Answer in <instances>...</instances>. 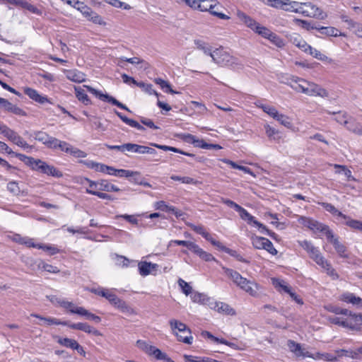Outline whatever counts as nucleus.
Returning <instances> with one entry per match:
<instances>
[{"label":"nucleus","instance_id":"1","mask_svg":"<svg viewBox=\"0 0 362 362\" xmlns=\"http://www.w3.org/2000/svg\"><path fill=\"white\" fill-rule=\"evenodd\" d=\"M84 88H86L89 93L93 94L96 98H99L100 100L116 105L117 107L122 110L131 112L130 110L125 105L120 103L112 96L107 93L104 94L90 86L84 85L83 88L80 86H75L74 90L76 97L79 101L83 103L84 105H88L91 104V100H90L88 95L86 93Z\"/></svg>","mask_w":362,"mask_h":362},{"label":"nucleus","instance_id":"2","mask_svg":"<svg viewBox=\"0 0 362 362\" xmlns=\"http://www.w3.org/2000/svg\"><path fill=\"white\" fill-rule=\"evenodd\" d=\"M289 80L290 86L296 91L311 96L318 95L322 98L328 96V93L325 88L314 83H310L303 78L293 76Z\"/></svg>","mask_w":362,"mask_h":362},{"label":"nucleus","instance_id":"3","mask_svg":"<svg viewBox=\"0 0 362 362\" xmlns=\"http://www.w3.org/2000/svg\"><path fill=\"white\" fill-rule=\"evenodd\" d=\"M223 269L225 274L230 278L233 283L240 288L245 291L252 297L259 296V290L261 287L257 283L247 279L242 276L240 273L232 269L223 267Z\"/></svg>","mask_w":362,"mask_h":362},{"label":"nucleus","instance_id":"4","mask_svg":"<svg viewBox=\"0 0 362 362\" xmlns=\"http://www.w3.org/2000/svg\"><path fill=\"white\" fill-rule=\"evenodd\" d=\"M169 323L178 341L187 344H192L193 337L192 336L191 329L185 324L175 319L170 320Z\"/></svg>","mask_w":362,"mask_h":362},{"label":"nucleus","instance_id":"5","mask_svg":"<svg viewBox=\"0 0 362 362\" xmlns=\"http://www.w3.org/2000/svg\"><path fill=\"white\" fill-rule=\"evenodd\" d=\"M300 14L304 16L324 20L327 17V13L312 2H301Z\"/></svg>","mask_w":362,"mask_h":362},{"label":"nucleus","instance_id":"6","mask_svg":"<svg viewBox=\"0 0 362 362\" xmlns=\"http://www.w3.org/2000/svg\"><path fill=\"white\" fill-rule=\"evenodd\" d=\"M197 9L200 11H209L211 15L216 16L221 19L229 20L230 16L215 10L217 7L218 2L216 0H197Z\"/></svg>","mask_w":362,"mask_h":362},{"label":"nucleus","instance_id":"7","mask_svg":"<svg viewBox=\"0 0 362 362\" xmlns=\"http://www.w3.org/2000/svg\"><path fill=\"white\" fill-rule=\"evenodd\" d=\"M237 212L239 213L240 218L243 220L246 221L248 224H253L254 226H257L259 229H261V233H266L271 238L276 239L277 235L274 232H272V230H269L264 225L257 221L255 218L250 214H249L247 211L245 210L244 208L241 206Z\"/></svg>","mask_w":362,"mask_h":362},{"label":"nucleus","instance_id":"8","mask_svg":"<svg viewBox=\"0 0 362 362\" xmlns=\"http://www.w3.org/2000/svg\"><path fill=\"white\" fill-rule=\"evenodd\" d=\"M299 245L302 247L309 255L311 258L317 264H325V258L323 257L319 249L315 247L313 243L308 240L298 241Z\"/></svg>","mask_w":362,"mask_h":362},{"label":"nucleus","instance_id":"9","mask_svg":"<svg viewBox=\"0 0 362 362\" xmlns=\"http://www.w3.org/2000/svg\"><path fill=\"white\" fill-rule=\"evenodd\" d=\"M212 60L220 66H230L235 63V59L223 49H216L211 54Z\"/></svg>","mask_w":362,"mask_h":362},{"label":"nucleus","instance_id":"10","mask_svg":"<svg viewBox=\"0 0 362 362\" xmlns=\"http://www.w3.org/2000/svg\"><path fill=\"white\" fill-rule=\"evenodd\" d=\"M187 225L197 234L201 235L206 240L210 242L214 246H219V241L214 240L211 235L205 230L202 225H194L192 223H188Z\"/></svg>","mask_w":362,"mask_h":362},{"label":"nucleus","instance_id":"11","mask_svg":"<svg viewBox=\"0 0 362 362\" xmlns=\"http://www.w3.org/2000/svg\"><path fill=\"white\" fill-rule=\"evenodd\" d=\"M66 326L69 327L71 329H78L83 331L88 334H92L94 336H101L102 334L98 331V329H95L94 327L90 326L87 323L83 322H78V323H71L68 321V325H66Z\"/></svg>","mask_w":362,"mask_h":362},{"label":"nucleus","instance_id":"12","mask_svg":"<svg viewBox=\"0 0 362 362\" xmlns=\"http://www.w3.org/2000/svg\"><path fill=\"white\" fill-rule=\"evenodd\" d=\"M279 6L277 8H281L286 11L300 13L301 2L291 0H280Z\"/></svg>","mask_w":362,"mask_h":362},{"label":"nucleus","instance_id":"13","mask_svg":"<svg viewBox=\"0 0 362 362\" xmlns=\"http://www.w3.org/2000/svg\"><path fill=\"white\" fill-rule=\"evenodd\" d=\"M346 129L350 132L358 136H362V124L357 122L353 117H349L346 122H345Z\"/></svg>","mask_w":362,"mask_h":362},{"label":"nucleus","instance_id":"14","mask_svg":"<svg viewBox=\"0 0 362 362\" xmlns=\"http://www.w3.org/2000/svg\"><path fill=\"white\" fill-rule=\"evenodd\" d=\"M24 93L27 95L30 99L40 104H44L45 103H52L47 96L40 95L39 93L33 88L28 87L25 88Z\"/></svg>","mask_w":362,"mask_h":362},{"label":"nucleus","instance_id":"15","mask_svg":"<svg viewBox=\"0 0 362 362\" xmlns=\"http://www.w3.org/2000/svg\"><path fill=\"white\" fill-rule=\"evenodd\" d=\"M150 145L152 146H154V147H156L157 148L163 150V151H173L174 153H180V154H182V155H185V156H189V157H192V158H195L196 160H197L198 162H202L203 161L202 158H201V157H197H197H195L194 154L185 152V151H182L181 149L177 148L175 147L165 146V145H161V144H156V143H151Z\"/></svg>","mask_w":362,"mask_h":362},{"label":"nucleus","instance_id":"16","mask_svg":"<svg viewBox=\"0 0 362 362\" xmlns=\"http://www.w3.org/2000/svg\"><path fill=\"white\" fill-rule=\"evenodd\" d=\"M300 354L303 355V357H309L314 359H323L325 361L331 362L337 361L338 358L337 354L333 355L329 353L321 354L317 352L315 354H313L310 352H302Z\"/></svg>","mask_w":362,"mask_h":362},{"label":"nucleus","instance_id":"17","mask_svg":"<svg viewBox=\"0 0 362 362\" xmlns=\"http://www.w3.org/2000/svg\"><path fill=\"white\" fill-rule=\"evenodd\" d=\"M236 15H237L238 19L243 23H244L247 27H248L249 28H250L253 31H255V30L256 29V28L259 25V23L255 20H254L250 16H249L245 13H244V12H243L241 11L238 10L237 11V13H236Z\"/></svg>","mask_w":362,"mask_h":362},{"label":"nucleus","instance_id":"18","mask_svg":"<svg viewBox=\"0 0 362 362\" xmlns=\"http://www.w3.org/2000/svg\"><path fill=\"white\" fill-rule=\"evenodd\" d=\"M327 240L333 245L335 250L340 257L344 258L348 257L346 247L339 241L338 238L334 236L333 232L332 233V238H327Z\"/></svg>","mask_w":362,"mask_h":362},{"label":"nucleus","instance_id":"19","mask_svg":"<svg viewBox=\"0 0 362 362\" xmlns=\"http://www.w3.org/2000/svg\"><path fill=\"white\" fill-rule=\"evenodd\" d=\"M138 268L140 275L146 276L150 274L151 271H156L158 268V265L157 264L144 261L139 263Z\"/></svg>","mask_w":362,"mask_h":362},{"label":"nucleus","instance_id":"20","mask_svg":"<svg viewBox=\"0 0 362 362\" xmlns=\"http://www.w3.org/2000/svg\"><path fill=\"white\" fill-rule=\"evenodd\" d=\"M314 232H321L323 233L327 238H332V230L329 229V227L327 225H325L322 223L318 222L317 221L314 220L310 228H309Z\"/></svg>","mask_w":362,"mask_h":362},{"label":"nucleus","instance_id":"21","mask_svg":"<svg viewBox=\"0 0 362 362\" xmlns=\"http://www.w3.org/2000/svg\"><path fill=\"white\" fill-rule=\"evenodd\" d=\"M40 172L41 173L58 178L63 176V173L59 170L56 168L54 165L47 164L46 162H45L42 165V168Z\"/></svg>","mask_w":362,"mask_h":362},{"label":"nucleus","instance_id":"22","mask_svg":"<svg viewBox=\"0 0 362 362\" xmlns=\"http://www.w3.org/2000/svg\"><path fill=\"white\" fill-rule=\"evenodd\" d=\"M66 78L76 83H82L86 81V75L76 69L66 71Z\"/></svg>","mask_w":362,"mask_h":362},{"label":"nucleus","instance_id":"23","mask_svg":"<svg viewBox=\"0 0 362 362\" xmlns=\"http://www.w3.org/2000/svg\"><path fill=\"white\" fill-rule=\"evenodd\" d=\"M115 308L119 309L121 312L128 314H134L135 312L132 308L127 305V303L122 299L116 297L115 300L112 303Z\"/></svg>","mask_w":362,"mask_h":362},{"label":"nucleus","instance_id":"24","mask_svg":"<svg viewBox=\"0 0 362 362\" xmlns=\"http://www.w3.org/2000/svg\"><path fill=\"white\" fill-rule=\"evenodd\" d=\"M213 308L220 313L228 315H235L236 314L235 310L233 308L227 303L223 302H215Z\"/></svg>","mask_w":362,"mask_h":362},{"label":"nucleus","instance_id":"25","mask_svg":"<svg viewBox=\"0 0 362 362\" xmlns=\"http://www.w3.org/2000/svg\"><path fill=\"white\" fill-rule=\"evenodd\" d=\"M317 30L322 35H326V36H332V37H337V36H344L345 35L341 32H339L336 28L334 27H324V26H317Z\"/></svg>","mask_w":362,"mask_h":362},{"label":"nucleus","instance_id":"26","mask_svg":"<svg viewBox=\"0 0 362 362\" xmlns=\"http://www.w3.org/2000/svg\"><path fill=\"white\" fill-rule=\"evenodd\" d=\"M4 136L6 137L9 141L15 144L16 145L20 146L23 143V139L15 131L10 129L9 127L7 129L6 132H4Z\"/></svg>","mask_w":362,"mask_h":362},{"label":"nucleus","instance_id":"27","mask_svg":"<svg viewBox=\"0 0 362 362\" xmlns=\"http://www.w3.org/2000/svg\"><path fill=\"white\" fill-rule=\"evenodd\" d=\"M115 115L125 124H128L129 126L136 128L138 130L144 131L145 130V128L141 125L136 120H134L132 119H129L127 117L123 115L121 112L115 110Z\"/></svg>","mask_w":362,"mask_h":362},{"label":"nucleus","instance_id":"28","mask_svg":"<svg viewBox=\"0 0 362 362\" xmlns=\"http://www.w3.org/2000/svg\"><path fill=\"white\" fill-rule=\"evenodd\" d=\"M74 313L84 316L87 320H93L96 323H99L101 321V317L95 315L93 313H90L85 308H76L74 310H71Z\"/></svg>","mask_w":362,"mask_h":362},{"label":"nucleus","instance_id":"29","mask_svg":"<svg viewBox=\"0 0 362 362\" xmlns=\"http://www.w3.org/2000/svg\"><path fill=\"white\" fill-rule=\"evenodd\" d=\"M30 316L42 320L47 325H56L66 326V325H68V321H61L59 319L54 317H45L35 313H32Z\"/></svg>","mask_w":362,"mask_h":362},{"label":"nucleus","instance_id":"30","mask_svg":"<svg viewBox=\"0 0 362 362\" xmlns=\"http://www.w3.org/2000/svg\"><path fill=\"white\" fill-rule=\"evenodd\" d=\"M221 251L225 252L226 253L230 255L232 257H235L238 261L244 263H249V261L243 258L240 254H238L235 250H231L226 246H224L221 242H219V246H216Z\"/></svg>","mask_w":362,"mask_h":362},{"label":"nucleus","instance_id":"31","mask_svg":"<svg viewBox=\"0 0 362 362\" xmlns=\"http://www.w3.org/2000/svg\"><path fill=\"white\" fill-rule=\"evenodd\" d=\"M291 41L293 45L301 49L305 52H308V49H311V46L309 45L300 35L292 37Z\"/></svg>","mask_w":362,"mask_h":362},{"label":"nucleus","instance_id":"32","mask_svg":"<svg viewBox=\"0 0 362 362\" xmlns=\"http://www.w3.org/2000/svg\"><path fill=\"white\" fill-rule=\"evenodd\" d=\"M98 189L105 192H119L120 189L117 186L111 184L107 180H99Z\"/></svg>","mask_w":362,"mask_h":362},{"label":"nucleus","instance_id":"33","mask_svg":"<svg viewBox=\"0 0 362 362\" xmlns=\"http://www.w3.org/2000/svg\"><path fill=\"white\" fill-rule=\"evenodd\" d=\"M193 252L206 262L216 261V258L211 254L203 250L198 245Z\"/></svg>","mask_w":362,"mask_h":362},{"label":"nucleus","instance_id":"34","mask_svg":"<svg viewBox=\"0 0 362 362\" xmlns=\"http://www.w3.org/2000/svg\"><path fill=\"white\" fill-rule=\"evenodd\" d=\"M94 293L105 298L111 304L115 300L117 296L107 289H94L92 291Z\"/></svg>","mask_w":362,"mask_h":362},{"label":"nucleus","instance_id":"35","mask_svg":"<svg viewBox=\"0 0 362 362\" xmlns=\"http://www.w3.org/2000/svg\"><path fill=\"white\" fill-rule=\"evenodd\" d=\"M327 114L332 115H337L334 117V120L339 123L340 124H343L345 126V122L347 121L349 116L348 114L346 112H341V111H336V112H331V111H327Z\"/></svg>","mask_w":362,"mask_h":362},{"label":"nucleus","instance_id":"36","mask_svg":"<svg viewBox=\"0 0 362 362\" xmlns=\"http://www.w3.org/2000/svg\"><path fill=\"white\" fill-rule=\"evenodd\" d=\"M34 139L39 142H41L45 146H47L48 141L49 140L51 136L45 132L42 131H35L33 133Z\"/></svg>","mask_w":362,"mask_h":362},{"label":"nucleus","instance_id":"37","mask_svg":"<svg viewBox=\"0 0 362 362\" xmlns=\"http://www.w3.org/2000/svg\"><path fill=\"white\" fill-rule=\"evenodd\" d=\"M272 283L274 287L279 291H283L286 293H288L291 290V287L286 284L283 280L279 279H272Z\"/></svg>","mask_w":362,"mask_h":362},{"label":"nucleus","instance_id":"38","mask_svg":"<svg viewBox=\"0 0 362 362\" xmlns=\"http://www.w3.org/2000/svg\"><path fill=\"white\" fill-rule=\"evenodd\" d=\"M323 207L325 209L326 211H329L333 215L337 216L339 217H341L344 219L348 218V216L342 214L341 211H339L338 209L335 208L334 205L329 203H322Z\"/></svg>","mask_w":362,"mask_h":362},{"label":"nucleus","instance_id":"39","mask_svg":"<svg viewBox=\"0 0 362 362\" xmlns=\"http://www.w3.org/2000/svg\"><path fill=\"white\" fill-rule=\"evenodd\" d=\"M358 297L356 296L353 293L346 292L341 295L340 300L347 303H351L354 305H356L358 302Z\"/></svg>","mask_w":362,"mask_h":362},{"label":"nucleus","instance_id":"40","mask_svg":"<svg viewBox=\"0 0 362 362\" xmlns=\"http://www.w3.org/2000/svg\"><path fill=\"white\" fill-rule=\"evenodd\" d=\"M264 129L266 132V134L269 139L279 141L281 139L279 131L272 127L269 124L264 125Z\"/></svg>","mask_w":362,"mask_h":362},{"label":"nucleus","instance_id":"41","mask_svg":"<svg viewBox=\"0 0 362 362\" xmlns=\"http://www.w3.org/2000/svg\"><path fill=\"white\" fill-rule=\"evenodd\" d=\"M288 346L290 349L291 351L295 353L297 356L303 357V355H301L300 354L302 352H305V351L301 349V346L300 344H298L293 340H288ZM306 352L308 351H306Z\"/></svg>","mask_w":362,"mask_h":362},{"label":"nucleus","instance_id":"42","mask_svg":"<svg viewBox=\"0 0 362 362\" xmlns=\"http://www.w3.org/2000/svg\"><path fill=\"white\" fill-rule=\"evenodd\" d=\"M154 81L156 84L159 85L162 89L166 88V90H165V92L166 93H169L171 94L179 93V92H177L171 88V86L168 81L160 78H155Z\"/></svg>","mask_w":362,"mask_h":362},{"label":"nucleus","instance_id":"43","mask_svg":"<svg viewBox=\"0 0 362 362\" xmlns=\"http://www.w3.org/2000/svg\"><path fill=\"white\" fill-rule=\"evenodd\" d=\"M57 342L65 347L70 348L74 350L78 345V342L75 339H69V338H59L57 340Z\"/></svg>","mask_w":362,"mask_h":362},{"label":"nucleus","instance_id":"44","mask_svg":"<svg viewBox=\"0 0 362 362\" xmlns=\"http://www.w3.org/2000/svg\"><path fill=\"white\" fill-rule=\"evenodd\" d=\"M194 44L197 45V49L202 50L205 54L209 55L211 57V47L206 42L197 40H194Z\"/></svg>","mask_w":362,"mask_h":362},{"label":"nucleus","instance_id":"45","mask_svg":"<svg viewBox=\"0 0 362 362\" xmlns=\"http://www.w3.org/2000/svg\"><path fill=\"white\" fill-rule=\"evenodd\" d=\"M294 21L296 22V23L297 25L300 26L302 28H303L306 30H308V31H310L311 30H314V29L317 30V26L315 25V24L312 23L310 21H305V20L295 18Z\"/></svg>","mask_w":362,"mask_h":362},{"label":"nucleus","instance_id":"46","mask_svg":"<svg viewBox=\"0 0 362 362\" xmlns=\"http://www.w3.org/2000/svg\"><path fill=\"white\" fill-rule=\"evenodd\" d=\"M145 146L139 145L136 144L127 143L126 144V151L139 154H144Z\"/></svg>","mask_w":362,"mask_h":362},{"label":"nucleus","instance_id":"47","mask_svg":"<svg viewBox=\"0 0 362 362\" xmlns=\"http://www.w3.org/2000/svg\"><path fill=\"white\" fill-rule=\"evenodd\" d=\"M37 267L39 269H43L49 273L57 274L59 272V269L57 267L45 263L42 260L39 262Z\"/></svg>","mask_w":362,"mask_h":362},{"label":"nucleus","instance_id":"48","mask_svg":"<svg viewBox=\"0 0 362 362\" xmlns=\"http://www.w3.org/2000/svg\"><path fill=\"white\" fill-rule=\"evenodd\" d=\"M345 224L352 229L362 231V221L352 219L348 216V218L345 219Z\"/></svg>","mask_w":362,"mask_h":362},{"label":"nucleus","instance_id":"49","mask_svg":"<svg viewBox=\"0 0 362 362\" xmlns=\"http://www.w3.org/2000/svg\"><path fill=\"white\" fill-rule=\"evenodd\" d=\"M334 168L339 169L336 173H344V175L347 177L348 180H354V177L352 176L351 171L349 170L345 165H341L338 164H335Z\"/></svg>","mask_w":362,"mask_h":362},{"label":"nucleus","instance_id":"50","mask_svg":"<svg viewBox=\"0 0 362 362\" xmlns=\"http://www.w3.org/2000/svg\"><path fill=\"white\" fill-rule=\"evenodd\" d=\"M265 240L266 238L259 237V236H252V243L255 248L261 250L265 247Z\"/></svg>","mask_w":362,"mask_h":362},{"label":"nucleus","instance_id":"51","mask_svg":"<svg viewBox=\"0 0 362 362\" xmlns=\"http://www.w3.org/2000/svg\"><path fill=\"white\" fill-rule=\"evenodd\" d=\"M16 156L19 158L20 160L23 161L26 165L30 167L33 169V167L34 166V164L35 163L36 159L27 156L24 154L21 153H16Z\"/></svg>","mask_w":362,"mask_h":362},{"label":"nucleus","instance_id":"52","mask_svg":"<svg viewBox=\"0 0 362 362\" xmlns=\"http://www.w3.org/2000/svg\"><path fill=\"white\" fill-rule=\"evenodd\" d=\"M337 354V357H341L343 356L350 357L351 358L357 359V353L356 350H346V349H338L335 351Z\"/></svg>","mask_w":362,"mask_h":362},{"label":"nucleus","instance_id":"53","mask_svg":"<svg viewBox=\"0 0 362 362\" xmlns=\"http://www.w3.org/2000/svg\"><path fill=\"white\" fill-rule=\"evenodd\" d=\"M322 268L327 271V274L330 276L333 279H337L339 275L336 272L335 269L332 267V265L325 259V264L320 265Z\"/></svg>","mask_w":362,"mask_h":362},{"label":"nucleus","instance_id":"54","mask_svg":"<svg viewBox=\"0 0 362 362\" xmlns=\"http://www.w3.org/2000/svg\"><path fill=\"white\" fill-rule=\"evenodd\" d=\"M276 120H277L281 124L284 125V127L287 128H291L292 127V122L290 119V118L284 115L283 114H280L279 112L277 115V117L275 118Z\"/></svg>","mask_w":362,"mask_h":362},{"label":"nucleus","instance_id":"55","mask_svg":"<svg viewBox=\"0 0 362 362\" xmlns=\"http://www.w3.org/2000/svg\"><path fill=\"white\" fill-rule=\"evenodd\" d=\"M255 32L256 33L259 34V35H261L262 37L267 38V39H269V36L273 33L269 28L261 25L259 23L257 25V27L256 28V29L255 30Z\"/></svg>","mask_w":362,"mask_h":362},{"label":"nucleus","instance_id":"56","mask_svg":"<svg viewBox=\"0 0 362 362\" xmlns=\"http://www.w3.org/2000/svg\"><path fill=\"white\" fill-rule=\"evenodd\" d=\"M170 179L173 180H175V181H180L182 182V183H185V184H194V185H196L198 183V181L194 180L193 178L190 177H180V176H177V175H171L170 176Z\"/></svg>","mask_w":362,"mask_h":362},{"label":"nucleus","instance_id":"57","mask_svg":"<svg viewBox=\"0 0 362 362\" xmlns=\"http://www.w3.org/2000/svg\"><path fill=\"white\" fill-rule=\"evenodd\" d=\"M86 192L89 194H93V195L97 196L98 197L103 199L113 200L112 197L107 193L98 192L96 190H93L91 189H86Z\"/></svg>","mask_w":362,"mask_h":362},{"label":"nucleus","instance_id":"58","mask_svg":"<svg viewBox=\"0 0 362 362\" xmlns=\"http://www.w3.org/2000/svg\"><path fill=\"white\" fill-rule=\"evenodd\" d=\"M86 192L89 194H93V195L97 196L98 197L103 199L113 200L112 197L107 193L98 192L96 190H93L91 189H86Z\"/></svg>","mask_w":362,"mask_h":362},{"label":"nucleus","instance_id":"59","mask_svg":"<svg viewBox=\"0 0 362 362\" xmlns=\"http://www.w3.org/2000/svg\"><path fill=\"white\" fill-rule=\"evenodd\" d=\"M86 192L89 194H93V195L97 196L98 197L103 199L113 200L112 197L107 193L98 192L96 190H93L91 189H86Z\"/></svg>","mask_w":362,"mask_h":362},{"label":"nucleus","instance_id":"60","mask_svg":"<svg viewBox=\"0 0 362 362\" xmlns=\"http://www.w3.org/2000/svg\"><path fill=\"white\" fill-rule=\"evenodd\" d=\"M117 171L115 176H118L119 177H129L139 175V173L137 171H131L124 169H117Z\"/></svg>","mask_w":362,"mask_h":362},{"label":"nucleus","instance_id":"61","mask_svg":"<svg viewBox=\"0 0 362 362\" xmlns=\"http://www.w3.org/2000/svg\"><path fill=\"white\" fill-rule=\"evenodd\" d=\"M259 107H261L264 112L268 114L269 116L273 117L274 119H275L276 117H277L279 112L274 107L267 105H261L259 106Z\"/></svg>","mask_w":362,"mask_h":362},{"label":"nucleus","instance_id":"62","mask_svg":"<svg viewBox=\"0 0 362 362\" xmlns=\"http://www.w3.org/2000/svg\"><path fill=\"white\" fill-rule=\"evenodd\" d=\"M308 52H309V54L312 55L313 57L319 60L327 61L329 59V61H331V59H329L326 55L322 54L319 50L314 49L312 47L311 49H308Z\"/></svg>","mask_w":362,"mask_h":362},{"label":"nucleus","instance_id":"63","mask_svg":"<svg viewBox=\"0 0 362 362\" xmlns=\"http://www.w3.org/2000/svg\"><path fill=\"white\" fill-rule=\"evenodd\" d=\"M156 209L163 211H175V206H168L165 204L164 201H159L157 202L155 204Z\"/></svg>","mask_w":362,"mask_h":362},{"label":"nucleus","instance_id":"64","mask_svg":"<svg viewBox=\"0 0 362 362\" xmlns=\"http://www.w3.org/2000/svg\"><path fill=\"white\" fill-rule=\"evenodd\" d=\"M190 294L192 300L195 303H205V301L208 300L205 295L198 292H192Z\"/></svg>","mask_w":362,"mask_h":362}]
</instances>
